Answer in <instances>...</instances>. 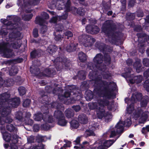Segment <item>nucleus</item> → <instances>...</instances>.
I'll return each instance as SVG.
<instances>
[{
  "label": "nucleus",
  "mask_w": 149,
  "mask_h": 149,
  "mask_svg": "<svg viewBox=\"0 0 149 149\" xmlns=\"http://www.w3.org/2000/svg\"><path fill=\"white\" fill-rule=\"evenodd\" d=\"M10 97V95L8 93H5L0 95V113L3 112V113L4 114V117L1 116V117L3 119H6V118L8 117V120L9 119V118H11L9 115L10 112L11 110L10 108L17 107L20 103V99L19 98L16 97L10 99L8 100V103L9 107H7L6 108L4 107V104L3 102L6 101Z\"/></svg>",
  "instance_id": "1"
},
{
  "label": "nucleus",
  "mask_w": 149,
  "mask_h": 149,
  "mask_svg": "<svg viewBox=\"0 0 149 149\" xmlns=\"http://www.w3.org/2000/svg\"><path fill=\"white\" fill-rule=\"evenodd\" d=\"M107 106L108 109L111 110L113 108V104L112 103H109L106 100H98L97 102L91 104L90 108L92 109H96L97 116L100 119L105 118L106 119L109 120L112 118L111 113H105L104 109V106Z\"/></svg>",
  "instance_id": "2"
},
{
  "label": "nucleus",
  "mask_w": 149,
  "mask_h": 149,
  "mask_svg": "<svg viewBox=\"0 0 149 149\" xmlns=\"http://www.w3.org/2000/svg\"><path fill=\"white\" fill-rule=\"evenodd\" d=\"M63 0L57 1L56 0H53L52 3L48 5V7L51 9H54L56 8L58 10H61L64 8L65 11L68 12L70 10H74L73 12L74 13L77 11V13L81 15H83L84 14V9L79 8L77 10L74 7H72L70 9V2L69 1H68L66 5L64 3Z\"/></svg>",
  "instance_id": "3"
},
{
  "label": "nucleus",
  "mask_w": 149,
  "mask_h": 149,
  "mask_svg": "<svg viewBox=\"0 0 149 149\" xmlns=\"http://www.w3.org/2000/svg\"><path fill=\"white\" fill-rule=\"evenodd\" d=\"M132 122L130 118H128L125 121V123L124 122L120 121L114 128L111 127L106 134L108 135L110 137H113L123 132V127L125 125V126H130Z\"/></svg>",
  "instance_id": "4"
},
{
  "label": "nucleus",
  "mask_w": 149,
  "mask_h": 149,
  "mask_svg": "<svg viewBox=\"0 0 149 149\" xmlns=\"http://www.w3.org/2000/svg\"><path fill=\"white\" fill-rule=\"evenodd\" d=\"M127 111L128 113H133V117L135 119L138 118L140 120L141 123H143L148 118L149 113L148 112H143L141 109L139 108L136 110L134 111L133 104L127 107Z\"/></svg>",
  "instance_id": "5"
},
{
  "label": "nucleus",
  "mask_w": 149,
  "mask_h": 149,
  "mask_svg": "<svg viewBox=\"0 0 149 149\" xmlns=\"http://www.w3.org/2000/svg\"><path fill=\"white\" fill-rule=\"evenodd\" d=\"M3 113V112L1 113H0V129L4 140L6 142H8L11 139L12 137L10 134L6 131L4 125L5 123L12 122L13 120L12 118H9V119L8 120V117L6 118V119H3L1 116L4 117L5 115Z\"/></svg>",
  "instance_id": "6"
},
{
  "label": "nucleus",
  "mask_w": 149,
  "mask_h": 149,
  "mask_svg": "<svg viewBox=\"0 0 149 149\" xmlns=\"http://www.w3.org/2000/svg\"><path fill=\"white\" fill-rule=\"evenodd\" d=\"M9 45V43H0V53L4 57L10 58L14 55V53L8 49Z\"/></svg>",
  "instance_id": "7"
},
{
  "label": "nucleus",
  "mask_w": 149,
  "mask_h": 149,
  "mask_svg": "<svg viewBox=\"0 0 149 149\" xmlns=\"http://www.w3.org/2000/svg\"><path fill=\"white\" fill-rule=\"evenodd\" d=\"M42 18L40 17H38L36 20V24H38L40 25H42V27L41 29V32L43 33L46 31L47 28L45 24L47 22L44 19H47L49 18V15L45 12H43L42 14Z\"/></svg>",
  "instance_id": "8"
},
{
  "label": "nucleus",
  "mask_w": 149,
  "mask_h": 149,
  "mask_svg": "<svg viewBox=\"0 0 149 149\" xmlns=\"http://www.w3.org/2000/svg\"><path fill=\"white\" fill-rule=\"evenodd\" d=\"M94 67H95V66H93L92 68H93V69L91 68V69L92 70V71L91 72H90V73L89 75L90 79L94 81L95 84H101L102 83H103V84H105V83L102 81L101 79V78H100L101 76L99 75L97 78H96V74H95V73H94V74H95V75L93 74H93H94V72H93V70L95 71L96 70L97 72L98 71L97 70H99V71L100 70V72L101 71L104 72L105 69H104L103 68H99V67H97V68H96V70H94L93 68Z\"/></svg>",
  "instance_id": "9"
},
{
  "label": "nucleus",
  "mask_w": 149,
  "mask_h": 149,
  "mask_svg": "<svg viewBox=\"0 0 149 149\" xmlns=\"http://www.w3.org/2000/svg\"><path fill=\"white\" fill-rule=\"evenodd\" d=\"M131 73V70L129 69L127 72L123 74V76L127 80L129 83L133 84L134 83L136 84L141 82L142 79V77L141 76H135L134 77V79L132 77L133 76H131L130 73Z\"/></svg>",
  "instance_id": "10"
},
{
  "label": "nucleus",
  "mask_w": 149,
  "mask_h": 149,
  "mask_svg": "<svg viewBox=\"0 0 149 149\" xmlns=\"http://www.w3.org/2000/svg\"><path fill=\"white\" fill-rule=\"evenodd\" d=\"M78 40L80 43L86 47L91 46L93 42V38L91 36L86 35L79 36Z\"/></svg>",
  "instance_id": "11"
},
{
  "label": "nucleus",
  "mask_w": 149,
  "mask_h": 149,
  "mask_svg": "<svg viewBox=\"0 0 149 149\" xmlns=\"http://www.w3.org/2000/svg\"><path fill=\"white\" fill-rule=\"evenodd\" d=\"M24 2V4L22 5V8L26 10V12H30L31 11L29 10L27 11L26 10V8H30L31 5H37L38 2V0H28V1L27 2L28 0H22ZM22 0H18L17 4L19 6H21L22 2Z\"/></svg>",
  "instance_id": "12"
},
{
  "label": "nucleus",
  "mask_w": 149,
  "mask_h": 149,
  "mask_svg": "<svg viewBox=\"0 0 149 149\" xmlns=\"http://www.w3.org/2000/svg\"><path fill=\"white\" fill-rule=\"evenodd\" d=\"M54 117L56 119L58 124L61 126H65L67 121L65 120L63 113L60 111H55Z\"/></svg>",
  "instance_id": "13"
},
{
  "label": "nucleus",
  "mask_w": 149,
  "mask_h": 149,
  "mask_svg": "<svg viewBox=\"0 0 149 149\" xmlns=\"http://www.w3.org/2000/svg\"><path fill=\"white\" fill-rule=\"evenodd\" d=\"M52 118V117L49 116L48 114L44 113L42 115L40 113L35 114L33 116L34 119L36 121H40L42 119L44 121L50 123L53 121Z\"/></svg>",
  "instance_id": "14"
},
{
  "label": "nucleus",
  "mask_w": 149,
  "mask_h": 149,
  "mask_svg": "<svg viewBox=\"0 0 149 149\" xmlns=\"http://www.w3.org/2000/svg\"><path fill=\"white\" fill-rule=\"evenodd\" d=\"M115 141L116 140H102L99 143H96L94 144V146L97 147V149H105L110 147Z\"/></svg>",
  "instance_id": "15"
},
{
  "label": "nucleus",
  "mask_w": 149,
  "mask_h": 149,
  "mask_svg": "<svg viewBox=\"0 0 149 149\" xmlns=\"http://www.w3.org/2000/svg\"><path fill=\"white\" fill-rule=\"evenodd\" d=\"M103 56L101 54H97L94 58V61L96 64L95 67L93 68L94 70H96V68H97V67L103 68L104 69H105L106 66L101 63L103 61Z\"/></svg>",
  "instance_id": "16"
},
{
  "label": "nucleus",
  "mask_w": 149,
  "mask_h": 149,
  "mask_svg": "<svg viewBox=\"0 0 149 149\" xmlns=\"http://www.w3.org/2000/svg\"><path fill=\"white\" fill-rule=\"evenodd\" d=\"M141 97L142 94L141 93H135L133 94L131 97V100H129L128 98H126L125 100V102L128 104L130 103L133 104L134 103H135L137 101L140 100L141 98Z\"/></svg>",
  "instance_id": "17"
},
{
  "label": "nucleus",
  "mask_w": 149,
  "mask_h": 149,
  "mask_svg": "<svg viewBox=\"0 0 149 149\" xmlns=\"http://www.w3.org/2000/svg\"><path fill=\"white\" fill-rule=\"evenodd\" d=\"M86 29L87 32L92 34L97 33L100 31L99 28L97 26H88L86 27Z\"/></svg>",
  "instance_id": "18"
},
{
  "label": "nucleus",
  "mask_w": 149,
  "mask_h": 149,
  "mask_svg": "<svg viewBox=\"0 0 149 149\" xmlns=\"http://www.w3.org/2000/svg\"><path fill=\"white\" fill-rule=\"evenodd\" d=\"M17 142L16 139H13L11 140V142L9 145L7 144H5L4 146L5 148H8V149H17V147L15 143Z\"/></svg>",
  "instance_id": "19"
},
{
  "label": "nucleus",
  "mask_w": 149,
  "mask_h": 149,
  "mask_svg": "<svg viewBox=\"0 0 149 149\" xmlns=\"http://www.w3.org/2000/svg\"><path fill=\"white\" fill-rule=\"evenodd\" d=\"M97 127H95L94 126H90L89 129L86 130V131L84 134L85 136H95V134L94 133V131Z\"/></svg>",
  "instance_id": "20"
},
{
  "label": "nucleus",
  "mask_w": 149,
  "mask_h": 149,
  "mask_svg": "<svg viewBox=\"0 0 149 149\" xmlns=\"http://www.w3.org/2000/svg\"><path fill=\"white\" fill-rule=\"evenodd\" d=\"M13 83L11 80L10 79L8 81H5L1 78L0 77V87L3 85L5 86H9L12 85Z\"/></svg>",
  "instance_id": "21"
},
{
  "label": "nucleus",
  "mask_w": 149,
  "mask_h": 149,
  "mask_svg": "<svg viewBox=\"0 0 149 149\" xmlns=\"http://www.w3.org/2000/svg\"><path fill=\"white\" fill-rule=\"evenodd\" d=\"M68 15L66 13L63 15L61 16H56L55 17H53L50 20V22L51 23H55L58 21H59V19L61 18L65 19L67 17Z\"/></svg>",
  "instance_id": "22"
},
{
  "label": "nucleus",
  "mask_w": 149,
  "mask_h": 149,
  "mask_svg": "<svg viewBox=\"0 0 149 149\" xmlns=\"http://www.w3.org/2000/svg\"><path fill=\"white\" fill-rule=\"evenodd\" d=\"M78 120L81 123L86 124L88 121L87 117L86 115L83 114L80 115L78 117Z\"/></svg>",
  "instance_id": "23"
},
{
  "label": "nucleus",
  "mask_w": 149,
  "mask_h": 149,
  "mask_svg": "<svg viewBox=\"0 0 149 149\" xmlns=\"http://www.w3.org/2000/svg\"><path fill=\"white\" fill-rule=\"evenodd\" d=\"M20 36V33L19 32H17L15 33H10L9 36V39L8 40H7L8 41H11L15 38L19 37Z\"/></svg>",
  "instance_id": "24"
},
{
  "label": "nucleus",
  "mask_w": 149,
  "mask_h": 149,
  "mask_svg": "<svg viewBox=\"0 0 149 149\" xmlns=\"http://www.w3.org/2000/svg\"><path fill=\"white\" fill-rule=\"evenodd\" d=\"M77 45V44L75 45L71 43L67 46L66 49L68 52H72L76 50V46Z\"/></svg>",
  "instance_id": "25"
},
{
  "label": "nucleus",
  "mask_w": 149,
  "mask_h": 149,
  "mask_svg": "<svg viewBox=\"0 0 149 149\" xmlns=\"http://www.w3.org/2000/svg\"><path fill=\"white\" fill-rule=\"evenodd\" d=\"M21 43L20 40H15L13 43H11V46L14 49H18L21 46Z\"/></svg>",
  "instance_id": "26"
},
{
  "label": "nucleus",
  "mask_w": 149,
  "mask_h": 149,
  "mask_svg": "<svg viewBox=\"0 0 149 149\" xmlns=\"http://www.w3.org/2000/svg\"><path fill=\"white\" fill-rule=\"evenodd\" d=\"M141 61L139 59L135 62L134 64V66L136 69V71L137 72H139L141 71L140 69L141 66Z\"/></svg>",
  "instance_id": "27"
},
{
  "label": "nucleus",
  "mask_w": 149,
  "mask_h": 149,
  "mask_svg": "<svg viewBox=\"0 0 149 149\" xmlns=\"http://www.w3.org/2000/svg\"><path fill=\"white\" fill-rule=\"evenodd\" d=\"M57 47L54 45L50 46L47 49V51L50 54H52L57 50Z\"/></svg>",
  "instance_id": "28"
},
{
  "label": "nucleus",
  "mask_w": 149,
  "mask_h": 149,
  "mask_svg": "<svg viewBox=\"0 0 149 149\" xmlns=\"http://www.w3.org/2000/svg\"><path fill=\"white\" fill-rule=\"evenodd\" d=\"M65 113L66 117L68 118H70L73 116V112L72 110L70 109H67Z\"/></svg>",
  "instance_id": "29"
},
{
  "label": "nucleus",
  "mask_w": 149,
  "mask_h": 149,
  "mask_svg": "<svg viewBox=\"0 0 149 149\" xmlns=\"http://www.w3.org/2000/svg\"><path fill=\"white\" fill-rule=\"evenodd\" d=\"M109 25H105V24H103L102 27V31L104 32L106 34L108 35L110 34V31L109 28H108Z\"/></svg>",
  "instance_id": "30"
},
{
  "label": "nucleus",
  "mask_w": 149,
  "mask_h": 149,
  "mask_svg": "<svg viewBox=\"0 0 149 149\" xmlns=\"http://www.w3.org/2000/svg\"><path fill=\"white\" fill-rule=\"evenodd\" d=\"M148 100V96H146L143 98L141 103V106L143 107H146L147 104Z\"/></svg>",
  "instance_id": "31"
},
{
  "label": "nucleus",
  "mask_w": 149,
  "mask_h": 149,
  "mask_svg": "<svg viewBox=\"0 0 149 149\" xmlns=\"http://www.w3.org/2000/svg\"><path fill=\"white\" fill-rule=\"evenodd\" d=\"M78 57L80 60L82 62L85 61L86 59V54L82 52H81L79 54Z\"/></svg>",
  "instance_id": "32"
},
{
  "label": "nucleus",
  "mask_w": 149,
  "mask_h": 149,
  "mask_svg": "<svg viewBox=\"0 0 149 149\" xmlns=\"http://www.w3.org/2000/svg\"><path fill=\"white\" fill-rule=\"evenodd\" d=\"M70 125L73 128L76 129L78 127L79 124L77 120H73L71 122Z\"/></svg>",
  "instance_id": "33"
},
{
  "label": "nucleus",
  "mask_w": 149,
  "mask_h": 149,
  "mask_svg": "<svg viewBox=\"0 0 149 149\" xmlns=\"http://www.w3.org/2000/svg\"><path fill=\"white\" fill-rule=\"evenodd\" d=\"M18 90L19 92L20 95H24L26 93L25 88L24 87L21 86L19 87L18 89Z\"/></svg>",
  "instance_id": "34"
},
{
  "label": "nucleus",
  "mask_w": 149,
  "mask_h": 149,
  "mask_svg": "<svg viewBox=\"0 0 149 149\" xmlns=\"http://www.w3.org/2000/svg\"><path fill=\"white\" fill-rule=\"evenodd\" d=\"M107 86L108 88H111L112 90H113L114 88H116V85L113 82H110L107 83Z\"/></svg>",
  "instance_id": "35"
},
{
  "label": "nucleus",
  "mask_w": 149,
  "mask_h": 149,
  "mask_svg": "<svg viewBox=\"0 0 149 149\" xmlns=\"http://www.w3.org/2000/svg\"><path fill=\"white\" fill-rule=\"evenodd\" d=\"M65 59H64L63 61L62 58L60 57H58L55 60L54 63L57 64L59 63L62 64V62L65 63Z\"/></svg>",
  "instance_id": "36"
},
{
  "label": "nucleus",
  "mask_w": 149,
  "mask_h": 149,
  "mask_svg": "<svg viewBox=\"0 0 149 149\" xmlns=\"http://www.w3.org/2000/svg\"><path fill=\"white\" fill-rule=\"evenodd\" d=\"M6 129L10 132H12L15 130V128L12 125L9 124L6 125Z\"/></svg>",
  "instance_id": "37"
},
{
  "label": "nucleus",
  "mask_w": 149,
  "mask_h": 149,
  "mask_svg": "<svg viewBox=\"0 0 149 149\" xmlns=\"http://www.w3.org/2000/svg\"><path fill=\"white\" fill-rule=\"evenodd\" d=\"M65 36L67 37V38H69V37H71L73 36V33L70 31H67L64 33Z\"/></svg>",
  "instance_id": "38"
},
{
  "label": "nucleus",
  "mask_w": 149,
  "mask_h": 149,
  "mask_svg": "<svg viewBox=\"0 0 149 149\" xmlns=\"http://www.w3.org/2000/svg\"><path fill=\"white\" fill-rule=\"evenodd\" d=\"M22 113L21 112H19L16 113L15 114L16 118L20 120L22 118Z\"/></svg>",
  "instance_id": "39"
},
{
  "label": "nucleus",
  "mask_w": 149,
  "mask_h": 149,
  "mask_svg": "<svg viewBox=\"0 0 149 149\" xmlns=\"http://www.w3.org/2000/svg\"><path fill=\"white\" fill-rule=\"evenodd\" d=\"M38 52L36 51H34L31 52V57L32 58H34L36 57V55L38 56H39L41 55L39 54V53H38Z\"/></svg>",
  "instance_id": "40"
},
{
  "label": "nucleus",
  "mask_w": 149,
  "mask_h": 149,
  "mask_svg": "<svg viewBox=\"0 0 149 149\" xmlns=\"http://www.w3.org/2000/svg\"><path fill=\"white\" fill-rule=\"evenodd\" d=\"M144 87L147 91H149V79H148L145 81Z\"/></svg>",
  "instance_id": "41"
},
{
  "label": "nucleus",
  "mask_w": 149,
  "mask_h": 149,
  "mask_svg": "<svg viewBox=\"0 0 149 149\" xmlns=\"http://www.w3.org/2000/svg\"><path fill=\"white\" fill-rule=\"evenodd\" d=\"M33 15L32 14H30L27 15L24 17H22V19L25 20H29L32 17Z\"/></svg>",
  "instance_id": "42"
},
{
  "label": "nucleus",
  "mask_w": 149,
  "mask_h": 149,
  "mask_svg": "<svg viewBox=\"0 0 149 149\" xmlns=\"http://www.w3.org/2000/svg\"><path fill=\"white\" fill-rule=\"evenodd\" d=\"M55 28L56 31H61L63 29V27L61 24H57L55 26Z\"/></svg>",
  "instance_id": "43"
},
{
  "label": "nucleus",
  "mask_w": 149,
  "mask_h": 149,
  "mask_svg": "<svg viewBox=\"0 0 149 149\" xmlns=\"http://www.w3.org/2000/svg\"><path fill=\"white\" fill-rule=\"evenodd\" d=\"M30 103V100H26L24 102L23 106L25 107H27L29 105Z\"/></svg>",
  "instance_id": "44"
},
{
  "label": "nucleus",
  "mask_w": 149,
  "mask_h": 149,
  "mask_svg": "<svg viewBox=\"0 0 149 149\" xmlns=\"http://www.w3.org/2000/svg\"><path fill=\"white\" fill-rule=\"evenodd\" d=\"M81 141V137H78L73 142V143L74 145H80V142Z\"/></svg>",
  "instance_id": "45"
},
{
  "label": "nucleus",
  "mask_w": 149,
  "mask_h": 149,
  "mask_svg": "<svg viewBox=\"0 0 149 149\" xmlns=\"http://www.w3.org/2000/svg\"><path fill=\"white\" fill-rule=\"evenodd\" d=\"M51 74L50 70L49 69H46L43 72V75L45 76H50Z\"/></svg>",
  "instance_id": "46"
},
{
  "label": "nucleus",
  "mask_w": 149,
  "mask_h": 149,
  "mask_svg": "<svg viewBox=\"0 0 149 149\" xmlns=\"http://www.w3.org/2000/svg\"><path fill=\"white\" fill-rule=\"evenodd\" d=\"M149 132V125H147L146 127H143L142 130L143 133L145 134L147 132Z\"/></svg>",
  "instance_id": "47"
},
{
  "label": "nucleus",
  "mask_w": 149,
  "mask_h": 149,
  "mask_svg": "<svg viewBox=\"0 0 149 149\" xmlns=\"http://www.w3.org/2000/svg\"><path fill=\"white\" fill-rule=\"evenodd\" d=\"M71 143L69 141H68L66 143L64 144L63 147L61 148V149H65V148L67 147H70Z\"/></svg>",
  "instance_id": "48"
},
{
  "label": "nucleus",
  "mask_w": 149,
  "mask_h": 149,
  "mask_svg": "<svg viewBox=\"0 0 149 149\" xmlns=\"http://www.w3.org/2000/svg\"><path fill=\"white\" fill-rule=\"evenodd\" d=\"M143 65L146 66L149 65V60L147 58H144L143 60Z\"/></svg>",
  "instance_id": "49"
},
{
  "label": "nucleus",
  "mask_w": 149,
  "mask_h": 149,
  "mask_svg": "<svg viewBox=\"0 0 149 149\" xmlns=\"http://www.w3.org/2000/svg\"><path fill=\"white\" fill-rule=\"evenodd\" d=\"M111 76V74L109 73V72H107L106 74H104V73L103 74V78L104 79H107Z\"/></svg>",
  "instance_id": "50"
},
{
  "label": "nucleus",
  "mask_w": 149,
  "mask_h": 149,
  "mask_svg": "<svg viewBox=\"0 0 149 149\" xmlns=\"http://www.w3.org/2000/svg\"><path fill=\"white\" fill-rule=\"evenodd\" d=\"M73 109L76 112H77L80 109V107L79 105L74 106L72 107Z\"/></svg>",
  "instance_id": "51"
},
{
  "label": "nucleus",
  "mask_w": 149,
  "mask_h": 149,
  "mask_svg": "<svg viewBox=\"0 0 149 149\" xmlns=\"http://www.w3.org/2000/svg\"><path fill=\"white\" fill-rule=\"evenodd\" d=\"M40 129V126L38 125H35L33 126V130L35 132H37Z\"/></svg>",
  "instance_id": "52"
},
{
  "label": "nucleus",
  "mask_w": 149,
  "mask_h": 149,
  "mask_svg": "<svg viewBox=\"0 0 149 149\" xmlns=\"http://www.w3.org/2000/svg\"><path fill=\"white\" fill-rule=\"evenodd\" d=\"M33 35L34 37H38V30L36 29H34L33 31Z\"/></svg>",
  "instance_id": "53"
},
{
  "label": "nucleus",
  "mask_w": 149,
  "mask_h": 149,
  "mask_svg": "<svg viewBox=\"0 0 149 149\" xmlns=\"http://www.w3.org/2000/svg\"><path fill=\"white\" fill-rule=\"evenodd\" d=\"M29 143H31L33 142L34 140V137L33 136H31L27 139Z\"/></svg>",
  "instance_id": "54"
},
{
  "label": "nucleus",
  "mask_w": 149,
  "mask_h": 149,
  "mask_svg": "<svg viewBox=\"0 0 149 149\" xmlns=\"http://www.w3.org/2000/svg\"><path fill=\"white\" fill-rule=\"evenodd\" d=\"M63 38V37H62L60 35H59L55 36V39L56 40L58 41L61 40Z\"/></svg>",
  "instance_id": "55"
},
{
  "label": "nucleus",
  "mask_w": 149,
  "mask_h": 149,
  "mask_svg": "<svg viewBox=\"0 0 149 149\" xmlns=\"http://www.w3.org/2000/svg\"><path fill=\"white\" fill-rule=\"evenodd\" d=\"M111 59L109 56H107L105 58L104 61L105 63H109Z\"/></svg>",
  "instance_id": "56"
},
{
  "label": "nucleus",
  "mask_w": 149,
  "mask_h": 149,
  "mask_svg": "<svg viewBox=\"0 0 149 149\" xmlns=\"http://www.w3.org/2000/svg\"><path fill=\"white\" fill-rule=\"evenodd\" d=\"M144 75L146 77L149 76V68L144 73Z\"/></svg>",
  "instance_id": "57"
},
{
  "label": "nucleus",
  "mask_w": 149,
  "mask_h": 149,
  "mask_svg": "<svg viewBox=\"0 0 149 149\" xmlns=\"http://www.w3.org/2000/svg\"><path fill=\"white\" fill-rule=\"evenodd\" d=\"M70 93L69 92H66L64 94V95L63 96H62L63 97H70Z\"/></svg>",
  "instance_id": "58"
},
{
  "label": "nucleus",
  "mask_w": 149,
  "mask_h": 149,
  "mask_svg": "<svg viewBox=\"0 0 149 149\" xmlns=\"http://www.w3.org/2000/svg\"><path fill=\"white\" fill-rule=\"evenodd\" d=\"M84 147L82 145H78L75 146L74 147V148L76 149H78L80 148H83Z\"/></svg>",
  "instance_id": "59"
},
{
  "label": "nucleus",
  "mask_w": 149,
  "mask_h": 149,
  "mask_svg": "<svg viewBox=\"0 0 149 149\" xmlns=\"http://www.w3.org/2000/svg\"><path fill=\"white\" fill-rule=\"evenodd\" d=\"M134 1H130L129 3L128 6L130 7H132L134 5Z\"/></svg>",
  "instance_id": "60"
},
{
  "label": "nucleus",
  "mask_w": 149,
  "mask_h": 149,
  "mask_svg": "<svg viewBox=\"0 0 149 149\" xmlns=\"http://www.w3.org/2000/svg\"><path fill=\"white\" fill-rule=\"evenodd\" d=\"M137 16L138 17H142L143 16V14L142 12H138L137 13Z\"/></svg>",
  "instance_id": "61"
},
{
  "label": "nucleus",
  "mask_w": 149,
  "mask_h": 149,
  "mask_svg": "<svg viewBox=\"0 0 149 149\" xmlns=\"http://www.w3.org/2000/svg\"><path fill=\"white\" fill-rule=\"evenodd\" d=\"M120 1L123 6H125L126 3V0H121Z\"/></svg>",
  "instance_id": "62"
},
{
  "label": "nucleus",
  "mask_w": 149,
  "mask_h": 149,
  "mask_svg": "<svg viewBox=\"0 0 149 149\" xmlns=\"http://www.w3.org/2000/svg\"><path fill=\"white\" fill-rule=\"evenodd\" d=\"M33 123V121L32 120L30 119L29 120L28 124H29V125H32Z\"/></svg>",
  "instance_id": "63"
},
{
  "label": "nucleus",
  "mask_w": 149,
  "mask_h": 149,
  "mask_svg": "<svg viewBox=\"0 0 149 149\" xmlns=\"http://www.w3.org/2000/svg\"><path fill=\"white\" fill-rule=\"evenodd\" d=\"M146 20L147 22H149V16L146 17Z\"/></svg>",
  "instance_id": "64"
}]
</instances>
